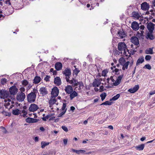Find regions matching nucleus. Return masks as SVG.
I'll return each mask as SVG.
<instances>
[{
	"label": "nucleus",
	"mask_w": 155,
	"mask_h": 155,
	"mask_svg": "<svg viewBox=\"0 0 155 155\" xmlns=\"http://www.w3.org/2000/svg\"><path fill=\"white\" fill-rule=\"evenodd\" d=\"M50 78V76L48 75H46V77L44 78V80L46 82L49 81V78Z\"/></svg>",
	"instance_id": "8fccbe9b"
},
{
	"label": "nucleus",
	"mask_w": 155,
	"mask_h": 155,
	"mask_svg": "<svg viewBox=\"0 0 155 155\" xmlns=\"http://www.w3.org/2000/svg\"><path fill=\"white\" fill-rule=\"evenodd\" d=\"M39 120L38 119H35L32 118V123H36L38 122Z\"/></svg>",
	"instance_id": "5fc2aeb1"
},
{
	"label": "nucleus",
	"mask_w": 155,
	"mask_h": 155,
	"mask_svg": "<svg viewBox=\"0 0 155 155\" xmlns=\"http://www.w3.org/2000/svg\"><path fill=\"white\" fill-rule=\"evenodd\" d=\"M72 151L73 152H75L77 154H80V153H84L85 152V150H77L73 149H72Z\"/></svg>",
	"instance_id": "393cba45"
},
{
	"label": "nucleus",
	"mask_w": 155,
	"mask_h": 155,
	"mask_svg": "<svg viewBox=\"0 0 155 155\" xmlns=\"http://www.w3.org/2000/svg\"><path fill=\"white\" fill-rule=\"evenodd\" d=\"M120 82L117 79H116V80L115 81V82L113 83V85L114 86H117L120 84Z\"/></svg>",
	"instance_id": "49530a36"
},
{
	"label": "nucleus",
	"mask_w": 155,
	"mask_h": 155,
	"mask_svg": "<svg viewBox=\"0 0 155 155\" xmlns=\"http://www.w3.org/2000/svg\"><path fill=\"white\" fill-rule=\"evenodd\" d=\"M7 82V80L5 78H2L1 80V83L3 85L6 84Z\"/></svg>",
	"instance_id": "a19ab883"
},
{
	"label": "nucleus",
	"mask_w": 155,
	"mask_h": 155,
	"mask_svg": "<svg viewBox=\"0 0 155 155\" xmlns=\"http://www.w3.org/2000/svg\"><path fill=\"white\" fill-rule=\"evenodd\" d=\"M149 7V4L146 2H143L141 4V9L144 11L148 10Z\"/></svg>",
	"instance_id": "1a4fd4ad"
},
{
	"label": "nucleus",
	"mask_w": 155,
	"mask_h": 155,
	"mask_svg": "<svg viewBox=\"0 0 155 155\" xmlns=\"http://www.w3.org/2000/svg\"><path fill=\"white\" fill-rule=\"evenodd\" d=\"M132 15L134 17L136 18L137 19H139L140 17V16L137 12H133Z\"/></svg>",
	"instance_id": "bb28decb"
},
{
	"label": "nucleus",
	"mask_w": 155,
	"mask_h": 155,
	"mask_svg": "<svg viewBox=\"0 0 155 155\" xmlns=\"http://www.w3.org/2000/svg\"><path fill=\"white\" fill-rule=\"evenodd\" d=\"M131 27L135 31L138 30L140 28L139 24L136 21H134L131 24Z\"/></svg>",
	"instance_id": "6e6552de"
},
{
	"label": "nucleus",
	"mask_w": 155,
	"mask_h": 155,
	"mask_svg": "<svg viewBox=\"0 0 155 155\" xmlns=\"http://www.w3.org/2000/svg\"><path fill=\"white\" fill-rule=\"evenodd\" d=\"M151 58V56L150 55H147L145 57V59L146 61H149Z\"/></svg>",
	"instance_id": "a18cd8bd"
},
{
	"label": "nucleus",
	"mask_w": 155,
	"mask_h": 155,
	"mask_svg": "<svg viewBox=\"0 0 155 155\" xmlns=\"http://www.w3.org/2000/svg\"><path fill=\"white\" fill-rule=\"evenodd\" d=\"M52 114H48L46 115L45 117H43L42 118V119L43 121H46V120L48 119L49 117H51L52 116Z\"/></svg>",
	"instance_id": "72a5a7b5"
},
{
	"label": "nucleus",
	"mask_w": 155,
	"mask_h": 155,
	"mask_svg": "<svg viewBox=\"0 0 155 155\" xmlns=\"http://www.w3.org/2000/svg\"><path fill=\"white\" fill-rule=\"evenodd\" d=\"M131 42L135 45H138L139 44L138 38L136 36H132L130 38Z\"/></svg>",
	"instance_id": "9d476101"
},
{
	"label": "nucleus",
	"mask_w": 155,
	"mask_h": 155,
	"mask_svg": "<svg viewBox=\"0 0 155 155\" xmlns=\"http://www.w3.org/2000/svg\"><path fill=\"white\" fill-rule=\"evenodd\" d=\"M39 91L40 94H41L43 96L45 95L48 93L47 89L45 87H41Z\"/></svg>",
	"instance_id": "a211bd4d"
},
{
	"label": "nucleus",
	"mask_w": 155,
	"mask_h": 155,
	"mask_svg": "<svg viewBox=\"0 0 155 155\" xmlns=\"http://www.w3.org/2000/svg\"><path fill=\"white\" fill-rule=\"evenodd\" d=\"M59 90L57 87H54L52 89L51 94L54 97H57L58 94Z\"/></svg>",
	"instance_id": "39448f33"
},
{
	"label": "nucleus",
	"mask_w": 155,
	"mask_h": 155,
	"mask_svg": "<svg viewBox=\"0 0 155 155\" xmlns=\"http://www.w3.org/2000/svg\"><path fill=\"white\" fill-rule=\"evenodd\" d=\"M75 109V107L73 106H71L70 107V110H71L72 111H73Z\"/></svg>",
	"instance_id": "0e129e2a"
},
{
	"label": "nucleus",
	"mask_w": 155,
	"mask_h": 155,
	"mask_svg": "<svg viewBox=\"0 0 155 155\" xmlns=\"http://www.w3.org/2000/svg\"><path fill=\"white\" fill-rule=\"evenodd\" d=\"M62 128L65 132H67L68 131V128L65 126H63L61 127Z\"/></svg>",
	"instance_id": "3c124183"
},
{
	"label": "nucleus",
	"mask_w": 155,
	"mask_h": 155,
	"mask_svg": "<svg viewBox=\"0 0 155 155\" xmlns=\"http://www.w3.org/2000/svg\"><path fill=\"white\" fill-rule=\"evenodd\" d=\"M63 74L65 75V76L70 78L71 74V70L70 68H66L63 72Z\"/></svg>",
	"instance_id": "f8f14e48"
},
{
	"label": "nucleus",
	"mask_w": 155,
	"mask_h": 155,
	"mask_svg": "<svg viewBox=\"0 0 155 155\" xmlns=\"http://www.w3.org/2000/svg\"><path fill=\"white\" fill-rule=\"evenodd\" d=\"M78 85H79V89H81V87H84V84L82 81L78 82Z\"/></svg>",
	"instance_id": "de8ad7c7"
},
{
	"label": "nucleus",
	"mask_w": 155,
	"mask_h": 155,
	"mask_svg": "<svg viewBox=\"0 0 155 155\" xmlns=\"http://www.w3.org/2000/svg\"><path fill=\"white\" fill-rule=\"evenodd\" d=\"M62 67V63L60 62H57L55 64V68L57 71H58L61 69Z\"/></svg>",
	"instance_id": "f3484780"
},
{
	"label": "nucleus",
	"mask_w": 155,
	"mask_h": 155,
	"mask_svg": "<svg viewBox=\"0 0 155 155\" xmlns=\"http://www.w3.org/2000/svg\"><path fill=\"white\" fill-rule=\"evenodd\" d=\"M70 94L71 100H72L74 97L77 96L78 95V93L75 91H73Z\"/></svg>",
	"instance_id": "412c9836"
},
{
	"label": "nucleus",
	"mask_w": 155,
	"mask_h": 155,
	"mask_svg": "<svg viewBox=\"0 0 155 155\" xmlns=\"http://www.w3.org/2000/svg\"><path fill=\"white\" fill-rule=\"evenodd\" d=\"M22 84L24 86H25L28 84V82L26 80H24L22 81Z\"/></svg>",
	"instance_id": "ea45409f"
},
{
	"label": "nucleus",
	"mask_w": 155,
	"mask_h": 155,
	"mask_svg": "<svg viewBox=\"0 0 155 155\" xmlns=\"http://www.w3.org/2000/svg\"><path fill=\"white\" fill-rule=\"evenodd\" d=\"M35 92H31L27 96V99L28 102L29 103H34L35 101L36 98Z\"/></svg>",
	"instance_id": "f257e3e1"
},
{
	"label": "nucleus",
	"mask_w": 155,
	"mask_h": 155,
	"mask_svg": "<svg viewBox=\"0 0 155 155\" xmlns=\"http://www.w3.org/2000/svg\"><path fill=\"white\" fill-rule=\"evenodd\" d=\"M2 114L5 115L6 116H8L9 117H10L11 116V113L10 112H7L5 111V110H3L2 112Z\"/></svg>",
	"instance_id": "4c0bfd02"
},
{
	"label": "nucleus",
	"mask_w": 155,
	"mask_h": 155,
	"mask_svg": "<svg viewBox=\"0 0 155 155\" xmlns=\"http://www.w3.org/2000/svg\"><path fill=\"white\" fill-rule=\"evenodd\" d=\"M54 83L56 84L57 86H59L61 84V78L58 77H56L54 78Z\"/></svg>",
	"instance_id": "dca6fc26"
},
{
	"label": "nucleus",
	"mask_w": 155,
	"mask_h": 155,
	"mask_svg": "<svg viewBox=\"0 0 155 155\" xmlns=\"http://www.w3.org/2000/svg\"><path fill=\"white\" fill-rule=\"evenodd\" d=\"M78 82H77V83H74L73 84H72V86L73 87L77 86L78 85Z\"/></svg>",
	"instance_id": "680f3d73"
},
{
	"label": "nucleus",
	"mask_w": 155,
	"mask_h": 155,
	"mask_svg": "<svg viewBox=\"0 0 155 155\" xmlns=\"http://www.w3.org/2000/svg\"><path fill=\"white\" fill-rule=\"evenodd\" d=\"M147 28L149 32H153L154 29V24L151 22H150L149 23L147 22Z\"/></svg>",
	"instance_id": "9b49d317"
},
{
	"label": "nucleus",
	"mask_w": 155,
	"mask_h": 155,
	"mask_svg": "<svg viewBox=\"0 0 155 155\" xmlns=\"http://www.w3.org/2000/svg\"><path fill=\"white\" fill-rule=\"evenodd\" d=\"M153 48H150L148 49H147L145 51V53L146 54H153Z\"/></svg>",
	"instance_id": "a878e982"
},
{
	"label": "nucleus",
	"mask_w": 155,
	"mask_h": 155,
	"mask_svg": "<svg viewBox=\"0 0 155 155\" xmlns=\"http://www.w3.org/2000/svg\"><path fill=\"white\" fill-rule=\"evenodd\" d=\"M137 52V51L134 49L133 50L132 49L130 51V53H131V55H133L135 53V52Z\"/></svg>",
	"instance_id": "6e6d98bb"
},
{
	"label": "nucleus",
	"mask_w": 155,
	"mask_h": 155,
	"mask_svg": "<svg viewBox=\"0 0 155 155\" xmlns=\"http://www.w3.org/2000/svg\"><path fill=\"white\" fill-rule=\"evenodd\" d=\"M66 107V103H63V106L61 108V110H64Z\"/></svg>",
	"instance_id": "603ef678"
},
{
	"label": "nucleus",
	"mask_w": 155,
	"mask_h": 155,
	"mask_svg": "<svg viewBox=\"0 0 155 155\" xmlns=\"http://www.w3.org/2000/svg\"><path fill=\"white\" fill-rule=\"evenodd\" d=\"M137 34H138V36L139 38H141L142 39H144V35L143 34H140L139 32H137Z\"/></svg>",
	"instance_id": "09e8293b"
},
{
	"label": "nucleus",
	"mask_w": 155,
	"mask_h": 155,
	"mask_svg": "<svg viewBox=\"0 0 155 155\" xmlns=\"http://www.w3.org/2000/svg\"><path fill=\"white\" fill-rule=\"evenodd\" d=\"M19 112V110L18 109H17L15 110H13L12 113L13 114L15 115H18L19 114H20Z\"/></svg>",
	"instance_id": "c85d7f7f"
},
{
	"label": "nucleus",
	"mask_w": 155,
	"mask_h": 155,
	"mask_svg": "<svg viewBox=\"0 0 155 155\" xmlns=\"http://www.w3.org/2000/svg\"><path fill=\"white\" fill-rule=\"evenodd\" d=\"M153 32H148L146 38L147 39L149 38L151 40H153L154 39V36L152 34Z\"/></svg>",
	"instance_id": "6ab92c4d"
},
{
	"label": "nucleus",
	"mask_w": 155,
	"mask_h": 155,
	"mask_svg": "<svg viewBox=\"0 0 155 155\" xmlns=\"http://www.w3.org/2000/svg\"><path fill=\"white\" fill-rule=\"evenodd\" d=\"M57 101V100L56 99H51L49 101V104L50 105H53Z\"/></svg>",
	"instance_id": "c9c22d12"
},
{
	"label": "nucleus",
	"mask_w": 155,
	"mask_h": 155,
	"mask_svg": "<svg viewBox=\"0 0 155 155\" xmlns=\"http://www.w3.org/2000/svg\"><path fill=\"white\" fill-rule=\"evenodd\" d=\"M65 91L67 93L70 94L73 91V89L71 86L68 85L66 87Z\"/></svg>",
	"instance_id": "4468645a"
},
{
	"label": "nucleus",
	"mask_w": 155,
	"mask_h": 155,
	"mask_svg": "<svg viewBox=\"0 0 155 155\" xmlns=\"http://www.w3.org/2000/svg\"><path fill=\"white\" fill-rule=\"evenodd\" d=\"M155 93V90L154 91H151V92H150V95H152L154 94Z\"/></svg>",
	"instance_id": "774afa93"
},
{
	"label": "nucleus",
	"mask_w": 155,
	"mask_h": 155,
	"mask_svg": "<svg viewBox=\"0 0 155 155\" xmlns=\"http://www.w3.org/2000/svg\"><path fill=\"white\" fill-rule=\"evenodd\" d=\"M2 96L3 99L8 98L9 96V92L5 90L2 89L0 90V97L2 98Z\"/></svg>",
	"instance_id": "20e7f679"
},
{
	"label": "nucleus",
	"mask_w": 155,
	"mask_h": 155,
	"mask_svg": "<svg viewBox=\"0 0 155 155\" xmlns=\"http://www.w3.org/2000/svg\"><path fill=\"white\" fill-rule=\"evenodd\" d=\"M118 34L119 35V36L121 38H123L125 37L127 35L125 34V32L123 30L118 32Z\"/></svg>",
	"instance_id": "5701e85b"
},
{
	"label": "nucleus",
	"mask_w": 155,
	"mask_h": 155,
	"mask_svg": "<svg viewBox=\"0 0 155 155\" xmlns=\"http://www.w3.org/2000/svg\"><path fill=\"white\" fill-rule=\"evenodd\" d=\"M67 109H66L65 110L62 112L61 113L59 114L58 117H61L64 114L67 110Z\"/></svg>",
	"instance_id": "c03bdc74"
},
{
	"label": "nucleus",
	"mask_w": 155,
	"mask_h": 155,
	"mask_svg": "<svg viewBox=\"0 0 155 155\" xmlns=\"http://www.w3.org/2000/svg\"><path fill=\"white\" fill-rule=\"evenodd\" d=\"M64 143V145H66L67 144L68 142V139H65L63 140Z\"/></svg>",
	"instance_id": "4d7b16f0"
},
{
	"label": "nucleus",
	"mask_w": 155,
	"mask_h": 155,
	"mask_svg": "<svg viewBox=\"0 0 155 155\" xmlns=\"http://www.w3.org/2000/svg\"><path fill=\"white\" fill-rule=\"evenodd\" d=\"M25 98V95L23 92L18 93L16 96L17 100L19 102L23 101Z\"/></svg>",
	"instance_id": "7ed1b4c3"
},
{
	"label": "nucleus",
	"mask_w": 155,
	"mask_h": 155,
	"mask_svg": "<svg viewBox=\"0 0 155 155\" xmlns=\"http://www.w3.org/2000/svg\"><path fill=\"white\" fill-rule=\"evenodd\" d=\"M17 84V83L14 84V85L12 86L9 89V91L11 95L14 96L18 91V89L15 86Z\"/></svg>",
	"instance_id": "f03ea898"
},
{
	"label": "nucleus",
	"mask_w": 155,
	"mask_h": 155,
	"mask_svg": "<svg viewBox=\"0 0 155 155\" xmlns=\"http://www.w3.org/2000/svg\"><path fill=\"white\" fill-rule=\"evenodd\" d=\"M145 146L144 144H140L138 146L134 147L137 150L140 151L143 150Z\"/></svg>",
	"instance_id": "4be33fe9"
},
{
	"label": "nucleus",
	"mask_w": 155,
	"mask_h": 155,
	"mask_svg": "<svg viewBox=\"0 0 155 155\" xmlns=\"http://www.w3.org/2000/svg\"><path fill=\"white\" fill-rule=\"evenodd\" d=\"M108 71L107 69H105L103 70L102 73V75L105 77L107 76V74L108 73Z\"/></svg>",
	"instance_id": "f704fd0d"
},
{
	"label": "nucleus",
	"mask_w": 155,
	"mask_h": 155,
	"mask_svg": "<svg viewBox=\"0 0 155 155\" xmlns=\"http://www.w3.org/2000/svg\"><path fill=\"white\" fill-rule=\"evenodd\" d=\"M130 63V62L129 61H127L126 63H125L124 64H123L122 65H123V67H122V70H124L125 69H127L128 68V66Z\"/></svg>",
	"instance_id": "cd10ccee"
},
{
	"label": "nucleus",
	"mask_w": 155,
	"mask_h": 155,
	"mask_svg": "<svg viewBox=\"0 0 155 155\" xmlns=\"http://www.w3.org/2000/svg\"><path fill=\"white\" fill-rule=\"evenodd\" d=\"M143 68L150 70L151 69V67L150 65L149 64H147L145 65L143 67Z\"/></svg>",
	"instance_id": "37998d69"
},
{
	"label": "nucleus",
	"mask_w": 155,
	"mask_h": 155,
	"mask_svg": "<svg viewBox=\"0 0 155 155\" xmlns=\"http://www.w3.org/2000/svg\"><path fill=\"white\" fill-rule=\"evenodd\" d=\"M49 144V143L48 142H46L43 141H42L41 143V147L42 148H44L46 146L48 145Z\"/></svg>",
	"instance_id": "2f4dec72"
},
{
	"label": "nucleus",
	"mask_w": 155,
	"mask_h": 155,
	"mask_svg": "<svg viewBox=\"0 0 155 155\" xmlns=\"http://www.w3.org/2000/svg\"><path fill=\"white\" fill-rule=\"evenodd\" d=\"M41 78L39 76H36L33 80V83L35 84H38L41 81Z\"/></svg>",
	"instance_id": "aec40b11"
},
{
	"label": "nucleus",
	"mask_w": 155,
	"mask_h": 155,
	"mask_svg": "<svg viewBox=\"0 0 155 155\" xmlns=\"http://www.w3.org/2000/svg\"><path fill=\"white\" fill-rule=\"evenodd\" d=\"M139 88V86L138 85H135L133 88L129 89L128 91L131 93H133L136 92Z\"/></svg>",
	"instance_id": "2eb2a0df"
},
{
	"label": "nucleus",
	"mask_w": 155,
	"mask_h": 155,
	"mask_svg": "<svg viewBox=\"0 0 155 155\" xmlns=\"http://www.w3.org/2000/svg\"><path fill=\"white\" fill-rule=\"evenodd\" d=\"M107 96V94L105 93H103L100 95V97H101V100L103 101Z\"/></svg>",
	"instance_id": "e433bc0d"
},
{
	"label": "nucleus",
	"mask_w": 155,
	"mask_h": 155,
	"mask_svg": "<svg viewBox=\"0 0 155 155\" xmlns=\"http://www.w3.org/2000/svg\"><path fill=\"white\" fill-rule=\"evenodd\" d=\"M19 90L20 91H21V92H24L25 91V88L24 87H21L20 89Z\"/></svg>",
	"instance_id": "bf43d9fd"
},
{
	"label": "nucleus",
	"mask_w": 155,
	"mask_h": 155,
	"mask_svg": "<svg viewBox=\"0 0 155 155\" xmlns=\"http://www.w3.org/2000/svg\"><path fill=\"white\" fill-rule=\"evenodd\" d=\"M120 97V94H117L115 96H114L112 98H110V101H115L117 100V99L119 98Z\"/></svg>",
	"instance_id": "c756f323"
},
{
	"label": "nucleus",
	"mask_w": 155,
	"mask_h": 155,
	"mask_svg": "<svg viewBox=\"0 0 155 155\" xmlns=\"http://www.w3.org/2000/svg\"><path fill=\"white\" fill-rule=\"evenodd\" d=\"M32 118L28 117L25 119V121L28 123H32Z\"/></svg>",
	"instance_id": "79ce46f5"
},
{
	"label": "nucleus",
	"mask_w": 155,
	"mask_h": 155,
	"mask_svg": "<svg viewBox=\"0 0 155 155\" xmlns=\"http://www.w3.org/2000/svg\"><path fill=\"white\" fill-rule=\"evenodd\" d=\"M112 104V102H109L108 101H106L105 102L103 103L100 104L101 105H111Z\"/></svg>",
	"instance_id": "58836bf2"
},
{
	"label": "nucleus",
	"mask_w": 155,
	"mask_h": 155,
	"mask_svg": "<svg viewBox=\"0 0 155 155\" xmlns=\"http://www.w3.org/2000/svg\"><path fill=\"white\" fill-rule=\"evenodd\" d=\"M38 139H39V138H38V137H35L34 140L35 142H36L38 141V140H39Z\"/></svg>",
	"instance_id": "052dcab7"
},
{
	"label": "nucleus",
	"mask_w": 155,
	"mask_h": 155,
	"mask_svg": "<svg viewBox=\"0 0 155 155\" xmlns=\"http://www.w3.org/2000/svg\"><path fill=\"white\" fill-rule=\"evenodd\" d=\"M127 48V46L125 43L124 42H120L118 45V48L119 51H122L124 49Z\"/></svg>",
	"instance_id": "0eeeda50"
},
{
	"label": "nucleus",
	"mask_w": 155,
	"mask_h": 155,
	"mask_svg": "<svg viewBox=\"0 0 155 155\" xmlns=\"http://www.w3.org/2000/svg\"><path fill=\"white\" fill-rule=\"evenodd\" d=\"M146 137H143L140 138V140L142 141H143L146 139Z\"/></svg>",
	"instance_id": "338daca9"
},
{
	"label": "nucleus",
	"mask_w": 155,
	"mask_h": 155,
	"mask_svg": "<svg viewBox=\"0 0 155 155\" xmlns=\"http://www.w3.org/2000/svg\"><path fill=\"white\" fill-rule=\"evenodd\" d=\"M74 67L75 68V69L74 70L73 74L74 75H75L76 77L77 76L78 74L79 73L80 71L78 70V69L76 68V66H74Z\"/></svg>",
	"instance_id": "7c9ffc66"
},
{
	"label": "nucleus",
	"mask_w": 155,
	"mask_h": 155,
	"mask_svg": "<svg viewBox=\"0 0 155 155\" xmlns=\"http://www.w3.org/2000/svg\"><path fill=\"white\" fill-rule=\"evenodd\" d=\"M119 62L121 65H123V64L126 62L125 58H121L119 60Z\"/></svg>",
	"instance_id": "473e14b6"
},
{
	"label": "nucleus",
	"mask_w": 155,
	"mask_h": 155,
	"mask_svg": "<svg viewBox=\"0 0 155 155\" xmlns=\"http://www.w3.org/2000/svg\"><path fill=\"white\" fill-rule=\"evenodd\" d=\"M39 107L37 105L35 104H32L30 105L28 110L30 111L34 112Z\"/></svg>",
	"instance_id": "423d86ee"
},
{
	"label": "nucleus",
	"mask_w": 155,
	"mask_h": 155,
	"mask_svg": "<svg viewBox=\"0 0 155 155\" xmlns=\"http://www.w3.org/2000/svg\"><path fill=\"white\" fill-rule=\"evenodd\" d=\"M123 77V75H121L119 76L118 78L117 79L120 82L121 81Z\"/></svg>",
	"instance_id": "864d4df0"
},
{
	"label": "nucleus",
	"mask_w": 155,
	"mask_h": 155,
	"mask_svg": "<svg viewBox=\"0 0 155 155\" xmlns=\"http://www.w3.org/2000/svg\"><path fill=\"white\" fill-rule=\"evenodd\" d=\"M104 87L103 85L101 86L100 87V90H101L100 91L102 92V91H104L105 90V89H104Z\"/></svg>",
	"instance_id": "13d9d810"
},
{
	"label": "nucleus",
	"mask_w": 155,
	"mask_h": 155,
	"mask_svg": "<svg viewBox=\"0 0 155 155\" xmlns=\"http://www.w3.org/2000/svg\"><path fill=\"white\" fill-rule=\"evenodd\" d=\"M40 130L41 131H45V129L44 128L42 127H40V128H39Z\"/></svg>",
	"instance_id": "69168bd1"
},
{
	"label": "nucleus",
	"mask_w": 155,
	"mask_h": 155,
	"mask_svg": "<svg viewBox=\"0 0 155 155\" xmlns=\"http://www.w3.org/2000/svg\"><path fill=\"white\" fill-rule=\"evenodd\" d=\"M101 83L100 79L98 78L95 79L94 81L92 83V85L93 87H98Z\"/></svg>",
	"instance_id": "ddd939ff"
},
{
	"label": "nucleus",
	"mask_w": 155,
	"mask_h": 155,
	"mask_svg": "<svg viewBox=\"0 0 155 155\" xmlns=\"http://www.w3.org/2000/svg\"><path fill=\"white\" fill-rule=\"evenodd\" d=\"M140 28L141 29L143 30L145 28V26L143 25H141L140 26Z\"/></svg>",
	"instance_id": "e2e57ef3"
},
{
	"label": "nucleus",
	"mask_w": 155,
	"mask_h": 155,
	"mask_svg": "<svg viewBox=\"0 0 155 155\" xmlns=\"http://www.w3.org/2000/svg\"><path fill=\"white\" fill-rule=\"evenodd\" d=\"M144 61V58L143 57L140 58L137 60L136 63V65L137 66L140 64H141Z\"/></svg>",
	"instance_id": "b1692460"
}]
</instances>
